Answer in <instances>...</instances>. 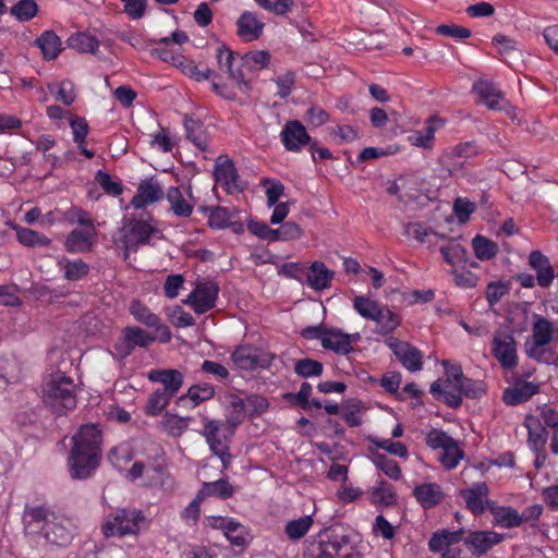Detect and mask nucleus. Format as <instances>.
Instances as JSON below:
<instances>
[{"label":"nucleus","mask_w":558,"mask_h":558,"mask_svg":"<svg viewBox=\"0 0 558 558\" xmlns=\"http://www.w3.org/2000/svg\"><path fill=\"white\" fill-rule=\"evenodd\" d=\"M41 398L46 407L57 414H64L76 407L75 385L64 373L56 372L45 377Z\"/></svg>","instance_id":"3"},{"label":"nucleus","mask_w":558,"mask_h":558,"mask_svg":"<svg viewBox=\"0 0 558 558\" xmlns=\"http://www.w3.org/2000/svg\"><path fill=\"white\" fill-rule=\"evenodd\" d=\"M241 69L244 72H257L268 66L270 63V53L266 50L250 51L239 59Z\"/></svg>","instance_id":"38"},{"label":"nucleus","mask_w":558,"mask_h":558,"mask_svg":"<svg viewBox=\"0 0 558 558\" xmlns=\"http://www.w3.org/2000/svg\"><path fill=\"white\" fill-rule=\"evenodd\" d=\"M144 521L145 515L141 510L120 509L107 517L102 524V532L106 537L135 535Z\"/></svg>","instance_id":"7"},{"label":"nucleus","mask_w":558,"mask_h":558,"mask_svg":"<svg viewBox=\"0 0 558 558\" xmlns=\"http://www.w3.org/2000/svg\"><path fill=\"white\" fill-rule=\"evenodd\" d=\"M95 227L73 229L65 239L64 247L71 254L87 253L96 242Z\"/></svg>","instance_id":"21"},{"label":"nucleus","mask_w":558,"mask_h":558,"mask_svg":"<svg viewBox=\"0 0 558 558\" xmlns=\"http://www.w3.org/2000/svg\"><path fill=\"white\" fill-rule=\"evenodd\" d=\"M171 397L167 392H162L160 389L154 391L146 403L145 411L148 415H158L169 404Z\"/></svg>","instance_id":"54"},{"label":"nucleus","mask_w":558,"mask_h":558,"mask_svg":"<svg viewBox=\"0 0 558 558\" xmlns=\"http://www.w3.org/2000/svg\"><path fill=\"white\" fill-rule=\"evenodd\" d=\"M438 122L439 121L437 119L430 118L423 132H418L413 137H410L412 143L418 147H423V148L429 147L435 137V131H436L435 124Z\"/></svg>","instance_id":"58"},{"label":"nucleus","mask_w":558,"mask_h":558,"mask_svg":"<svg viewBox=\"0 0 558 558\" xmlns=\"http://www.w3.org/2000/svg\"><path fill=\"white\" fill-rule=\"evenodd\" d=\"M230 49L221 46L217 49V62L221 71L227 72L234 80H243L245 72L241 69L239 59Z\"/></svg>","instance_id":"31"},{"label":"nucleus","mask_w":558,"mask_h":558,"mask_svg":"<svg viewBox=\"0 0 558 558\" xmlns=\"http://www.w3.org/2000/svg\"><path fill=\"white\" fill-rule=\"evenodd\" d=\"M474 210L475 204L466 198L458 197L453 203V213L461 223H465Z\"/></svg>","instance_id":"62"},{"label":"nucleus","mask_w":558,"mask_h":558,"mask_svg":"<svg viewBox=\"0 0 558 558\" xmlns=\"http://www.w3.org/2000/svg\"><path fill=\"white\" fill-rule=\"evenodd\" d=\"M313 524L314 520L312 515H303L299 519L289 521L284 526V532L289 539L299 541L306 535Z\"/></svg>","instance_id":"44"},{"label":"nucleus","mask_w":558,"mask_h":558,"mask_svg":"<svg viewBox=\"0 0 558 558\" xmlns=\"http://www.w3.org/2000/svg\"><path fill=\"white\" fill-rule=\"evenodd\" d=\"M58 264L64 272V278L70 281L81 280L89 272V266L82 259L70 260L63 257Z\"/></svg>","instance_id":"41"},{"label":"nucleus","mask_w":558,"mask_h":558,"mask_svg":"<svg viewBox=\"0 0 558 558\" xmlns=\"http://www.w3.org/2000/svg\"><path fill=\"white\" fill-rule=\"evenodd\" d=\"M235 428L220 420H205L203 435L214 454H216L222 464V469L229 468L232 454L229 450L231 438Z\"/></svg>","instance_id":"5"},{"label":"nucleus","mask_w":558,"mask_h":558,"mask_svg":"<svg viewBox=\"0 0 558 558\" xmlns=\"http://www.w3.org/2000/svg\"><path fill=\"white\" fill-rule=\"evenodd\" d=\"M463 530L449 531L441 530L434 533L428 542L429 550L433 553H439L445 550L448 546L458 543L462 539Z\"/></svg>","instance_id":"39"},{"label":"nucleus","mask_w":558,"mask_h":558,"mask_svg":"<svg viewBox=\"0 0 558 558\" xmlns=\"http://www.w3.org/2000/svg\"><path fill=\"white\" fill-rule=\"evenodd\" d=\"M122 243L124 246V258H129V252H136L142 245L148 244L151 235L157 230L147 221L131 220L123 229Z\"/></svg>","instance_id":"8"},{"label":"nucleus","mask_w":558,"mask_h":558,"mask_svg":"<svg viewBox=\"0 0 558 558\" xmlns=\"http://www.w3.org/2000/svg\"><path fill=\"white\" fill-rule=\"evenodd\" d=\"M294 372L301 377L320 376L323 364L316 360L303 359L295 363Z\"/></svg>","instance_id":"57"},{"label":"nucleus","mask_w":558,"mask_h":558,"mask_svg":"<svg viewBox=\"0 0 558 558\" xmlns=\"http://www.w3.org/2000/svg\"><path fill=\"white\" fill-rule=\"evenodd\" d=\"M533 319V344L532 348L527 351V355L531 357H536V350L549 344L554 336H558V329L555 328L554 324L549 319L539 315H534Z\"/></svg>","instance_id":"19"},{"label":"nucleus","mask_w":558,"mask_h":558,"mask_svg":"<svg viewBox=\"0 0 558 558\" xmlns=\"http://www.w3.org/2000/svg\"><path fill=\"white\" fill-rule=\"evenodd\" d=\"M219 286L211 280L199 281L184 301L196 314H205L216 306Z\"/></svg>","instance_id":"10"},{"label":"nucleus","mask_w":558,"mask_h":558,"mask_svg":"<svg viewBox=\"0 0 558 558\" xmlns=\"http://www.w3.org/2000/svg\"><path fill=\"white\" fill-rule=\"evenodd\" d=\"M162 196L163 190L160 183L151 178L141 182L131 204L135 208H145L146 206L159 201Z\"/></svg>","instance_id":"23"},{"label":"nucleus","mask_w":558,"mask_h":558,"mask_svg":"<svg viewBox=\"0 0 558 558\" xmlns=\"http://www.w3.org/2000/svg\"><path fill=\"white\" fill-rule=\"evenodd\" d=\"M472 246L475 256L481 260H488L495 257L498 252L497 244L483 235H476L472 240Z\"/></svg>","instance_id":"47"},{"label":"nucleus","mask_w":558,"mask_h":558,"mask_svg":"<svg viewBox=\"0 0 558 558\" xmlns=\"http://www.w3.org/2000/svg\"><path fill=\"white\" fill-rule=\"evenodd\" d=\"M216 181L229 193H240L244 184L239 180L235 166L232 160L219 157L215 167Z\"/></svg>","instance_id":"17"},{"label":"nucleus","mask_w":558,"mask_h":558,"mask_svg":"<svg viewBox=\"0 0 558 558\" xmlns=\"http://www.w3.org/2000/svg\"><path fill=\"white\" fill-rule=\"evenodd\" d=\"M69 47L83 53H96L99 48V41L95 36L87 33H76L69 37Z\"/></svg>","instance_id":"43"},{"label":"nucleus","mask_w":558,"mask_h":558,"mask_svg":"<svg viewBox=\"0 0 558 558\" xmlns=\"http://www.w3.org/2000/svg\"><path fill=\"white\" fill-rule=\"evenodd\" d=\"M333 278V272L330 271L324 263L314 262L307 271V283L314 290H324L329 287Z\"/></svg>","instance_id":"36"},{"label":"nucleus","mask_w":558,"mask_h":558,"mask_svg":"<svg viewBox=\"0 0 558 558\" xmlns=\"http://www.w3.org/2000/svg\"><path fill=\"white\" fill-rule=\"evenodd\" d=\"M524 426L529 432V447L534 452L544 451L548 438V433L539 422V417L534 414L526 415L524 420Z\"/></svg>","instance_id":"27"},{"label":"nucleus","mask_w":558,"mask_h":558,"mask_svg":"<svg viewBox=\"0 0 558 558\" xmlns=\"http://www.w3.org/2000/svg\"><path fill=\"white\" fill-rule=\"evenodd\" d=\"M538 384L526 380H519L512 387L507 388L504 391L502 399L508 405H517L529 401L533 396L538 393Z\"/></svg>","instance_id":"24"},{"label":"nucleus","mask_w":558,"mask_h":558,"mask_svg":"<svg viewBox=\"0 0 558 558\" xmlns=\"http://www.w3.org/2000/svg\"><path fill=\"white\" fill-rule=\"evenodd\" d=\"M536 416L539 417V422L556 432L558 434V411L550 404H542L536 408Z\"/></svg>","instance_id":"60"},{"label":"nucleus","mask_w":558,"mask_h":558,"mask_svg":"<svg viewBox=\"0 0 558 558\" xmlns=\"http://www.w3.org/2000/svg\"><path fill=\"white\" fill-rule=\"evenodd\" d=\"M361 340L359 332L345 333L337 328H327L322 347L337 354L348 355L353 351L352 343Z\"/></svg>","instance_id":"15"},{"label":"nucleus","mask_w":558,"mask_h":558,"mask_svg":"<svg viewBox=\"0 0 558 558\" xmlns=\"http://www.w3.org/2000/svg\"><path fill=\"white\" fill-rule=\"evenodd\" d=\"M72 444L68 459L70 474L75 480L88 478L99 465L101 432L95 424L83 425L72 437Z\"/></svg>","instance_id":"2"},{"label":"nucleus","mask_w":558,"mask_h":558,"mask_svg":"<svg viewBox=\"0 0 558 558\" xmlns=\"http://www.w3.org/2000/svg\"><path fill=\"white\" fill-rule=\"evenodd\" d=\"M426 446L433 450L440 449L438 461L448 470L456 469L464 458L460 442L439 428H432L425 437Z\"/></svg>","instance_id":"6"},{"label":"nucleus","mask_w":558,"mask_h":558,"mask_svg":"<svg viewBox=\"0 0 558 558\" xmlns=\"http://www.w3.org/2000/svg\"><path fill=\"white\" fill-rule=\"evenodd\" d=\"M372 320L376 323L375 332L381 336L392 333L400 325L401 319L388 306H383Z\"/></svg>","instance_id":"37"},{"label":"nucleus","mask_w":558,"mask_h":558,"mask_svg":"<svg viewBox=\"0 0 558 558\" xmlns=\"http://www.w3.org/2000/svg\"><path fill=\"white\" fill-rule=\"evenodd\" d=\"M23 524L28 537L44 538L47 544L66 546L73 537L74 529L71 520L46 506H25Z\"/></svg>","instance_id":"1"},{"label":"nucleus","mask_w":558,"mask_h":558,"mask_svg":"<svg viewBox=\"0 0 558 558\" xmlns=\"http://www.w3.org/2000/svg\"><path fill=\"white\" fill-rule=\"evenodd\" d=\"M185 129L187 138L195 144L198 148H206L208 144L207 133L204 124L194 119H185Z\"/></svg>","instance_id":"46"},{"label":"nucleus","mask_w":558,"mask_h":558,"mask_svg":"<svg viewBox=\"0 0 558 558\" xmlns=\"http://www.w3.org/2000/svg\"><path fill=\"white\" fill-rule=\"evenodd\" d=\"M38 5L35 0H20L10 9V13L20 22H27L36 16Z\"/></svg>","instance_id":"51"},{"label":"nucleus","mask_w":558,"mask_h":558,"mask_svg":"<svg viewBox=\"0 0 558 558\" xmlns=\"http://www.w3.org/2000/svg\"><path fill=\"white\" fill-rule=\"evenodd\" d=\"M95 180L107 194L118 196L122 193V185L102 170L96 172Z\"/></svg>","instance_id":"61"},{"label":"nucleus","mask_w":558,"mask_h":558,"mask_svg":"<svg viewBox=\"0 0 558 558\" xmlns=\"http://www.w3.org/2000/svg\"><path fill=\"white\" fill-rule=\"evenodd\" d=\"M274 359L271 354L260 353L252 345H240L231 354L233 364L244 371L268 367Z\"/></svg>","instance_id":"13"},{"label":"nucleus","mask_w":558,"mask_h":558,"mask_svg":"<svg viewBox=\"0 0 558 558\" xmlns=\"http://www.w3.org/2000/svg\"><path fill=\"white\" fill-rule=\"evenodd\" d=\"M34 44L40 49L43 58L47 61L57 59L62 51L61 39L53 31H45Z\"/></svg>","instance_id":"35"},{"label":"nucleus","mask_w":558,"mask_h":558,"mask_svg":"<svg viewBox=\"0 0 558 558\" xmlns=\"http://www.w3.org/2000/svg\"><path fill=\"white\" fill-rule=\"evenodd\" d=\"M221 527L225 531L226 537L234 546L242 547L245 545L246 539L244 536V526L232 519H223Z\"/></svg>","instance_id":"50"},{"label":"nucleus","mask_w":558,"mask_h":558,"mask_svg":"<svg viewBox=\"0 0 558 558\" xmlns=\"http://www.w3.org/2000/svg\"><path fill=\"white\" fill-rule=\"evenodd\" d=\"M236 34L244 41H253L259 38L263 33L264 23L258 21L252 12H244L236 21Z\"/></svg>","instance_id":"28"},{"label":"nucleus","mask_w":558,"mask_h":558,"mask_svg":"<svg viewBox=\"0 0 558 558\" xmlns=\"http://www.w3.org/2000/svg\"><path fill=\"white\" fill-rule=\"evenodd\" d=\"M12 228L16 232L17 241L24 246H49L51 243V240L48 236L33 229L24 228L17 225H13Z\"/></svg>","instance_id":"40"},{"label":"nucleus","mask_w":558,"mask_h":558,"mask_svg":"<svg viewBox=\"0 0 558 558\" xmlns=\"http://www.w3.org/2000/svg\"><path fill=\"white\" fill-rule=\"evenodd\" d=\"M108 459L114 468L121 469L124 464L132 460L130 446L121 444L113 447L108 454Z\"/></svg>","instance_id":"59"},{"label":"nucleus","mask_w":558,"mask_h":558,"mask_svg":"<svg viewBox=\"0 0 558 558\" xmlns=\"http://www.w3.org/2000/svg\"><path fill=\"white\" fill-rule=\"evenodd\" d=\"M489 512L493 515V524L502 529L520 526L519 511L512 507L498 506L497 502L489 505Z\"/></svg>","instance_id":"32"},{"label":"nucleus","mask_w":558,"mask_h":558,"mask_svg":"<svg viewBox=\"0 0 558 558\" xmlns=\"http://www.w3.org/2000/svg\"><path fill=\"white\" fill-rule=\"evenodd\" d=\"M208 214V226L213 229H226L230 226L231 214L229 209L225 207H210L207 209Z\"/></svg>","instance_id":"53"},{"label":"nucleus","mask_w":558,"mask_h":558,"mask_svg":"<svg viewBox=\"0 0 558 558\" xmlns=\"http://www.w3.org/2000/svg\"><path fill=\"white\" fill-rule=\"evenodd\" d=\"M473 90L489 110L504 111L509 117L513 116V107L506 99L505 94L494 83L486 80H478L474 83Z\"/></svg>","instance_id":"11"},{"label":"nucleus","mask_w":558,"mask_h":558,"mask_svg":"<svg viewBox=\"0 0 558 558\" xmlns=\"http://www.w3.org/2000/svg\"><path fill=\"white\" fill-rule=\"evenodd\" d=\"M403 234L408 239H412L428 246L438 245L439 240H444V235L433 231L422 222H409L404 226Z\"/></svg>","instance_id":"29"},{"label":"nucleus","mask_w":558,"mask_h":558,"mask_svg":"<svg viewBox=\"0 0 558 558\" xmlns=\"http://www.w3.org/2000/svg\"><path fill=\"white\" fill-rule=\"evenodd\" d=\"M376 466L380 469L391 480H399L401 476V469L399 464L385 456H378L375 460Z\"/></svg>","instance_id":"64"},{"label":"nucleus","mask_w":558,"mask_h":558,"mask_svg":"<svg viewBox=\"0 0 558 558\" xmlns=\"http://www.w3.org/2000/svg\"><path fill=\"white\" fill-rule=\"evenodd\" d=\"M439 251L444 257V260L453 268L459 267L465 262L466 251L463 245L456 239L439 240Z\"/></svg>","instance_id":"33"},{"label":"nucleus","mask_w":558,"mask_h":558,"mask_svg":"<svg viewBox=\"0 0 558 558\" xmlns=\"http://www.w3.org/2000/svg\"><path fill=\"white\" fill-rule=\"evenodd\" d=\"M170 209L177 217L187 218L192 215L194 203L189 190H181L178 186H171L166 193Z\"/></svg>","instance_id":"22"},{"label":"nucleus","mask_w":558,"mask_h":558,"mask_svg":"<svg viewBox=\"0 0 558 558\" xmlns=\"http://www.w3.org/2000/svg\"><path fill=\"white\" fill-rule=\"evenodd\" d=\"M281 142L289 151H301L302 148L308 146L312 142L305 126L296 120L288 121L281 133Z\"/></svg>","instance_id":"16"},{"label":"nucleus","mask_w":558,"mask_h":558,"mask_svg":"<svg viewBox=\"0 0 558 558\" xmlns=\"http://www.w3.org/2000/svg\"><path fill=\"white\" fill-rule=\"evenodd\" d=\"M354 549L347 537L331 536L320 541L315 550L316 558H352Z\"/></svg>","instance_id":"20"},{"label":"nucleus","mask_w":558,"mask_h":558,"mask_svg":"<svg viewBox=\"0 0 558 558\" xmlns=\"http://www.w3.org/2000/svg\"><path fill=\"white\" fill-rule=\"evenodd\" d=\"M529 264L536 271L539 287L547 288L553 283L555 272L547 256L539 251H533L529 256Z\"/></svg>","instance_id":"26"},{"label":"nucleus","mask_w":558,"mask_h":558,"mask_svg":"<svg viewBox=\"0 0 558 558\" xmlns=\"http://www.w3.org/2000/svg\"><path fill=\"white\" fill-rule=\"evenodd\" d=\"M460 496L463 498L466 509L474 515H480L486 510L489 511V505L495 502L488 498L489 488L485 482H477L462 489Z\"/></svg>","instance_id":"14"},{"label":"nucleus","mask_w":558,"mask_h":558,"mask_svg":"<svg viewBox=\"0 0 558 558\" xmlns=\"http://www.w3.org/2000/svg\"><path fill=\"white\" fill-rule=\"evenodd\" d=\"M385 344L392 351L397 360L409 372H417L422 368L423 354L417 348L391 336L385 339Z\"/></svg>","instance_id":"12"},{"label":"nucleus","mask_w":558,"mask_h":558,"mask_svg":"<svg viewBox=\"0 0 558 558\" xmlns=\"http://www.w3.org/2000/svg\"><path fill=\"white\" fill-rule=\"evenodd\" d=\"M123 335L128 338V341L132 343L133 348H146L156 340L155 336L140 327H126L123 329Z\"/></svg>","instance_id":"52"},{"label":"nucleus","mask_w":558,"mask_h":558,"mask_svg":"<svg viewBox=\"0 0 558 558\" xmlns=\"http://www.w3.org/2000/svg\"><path fill=\"white\" fill-rule=\"evenodd\" d=\"M48 90L54 98L64 106H71L76 99L74 84L71 81L48 84Z\"/></svg>","instance_id":"42"},{"label":"nucleus","mask_w":558,"mask_h":558,"mask_svg":"<svg viewBox=\"0 0 558 558\" xmlns=\"http://www.w3.org/2000/svg\"><path fill=\"white\" fill-rule=\"evenodd\" d=\"M215 389L210 384L194 385L190 387L187 393L181 399L189 398L193 401V405H197L203 401L209 400L214 397Z\"/></svg>","instance_id":"56"},{"label":"nucleus","mask_w":558,"mask_h":558,"mask_svg":"<svg viewBox=\"0 0 558 558\" xmlns=\"http://www.w3.org/2000/svg\"><path fill=\"white\" fill-rule=\"evenodd\" d=\"M504 538L502 534L495 531H472L462 539L473 555L482 556L500 544Z\"/></svg>","instance_id":"18"},{"label":"nucleus","mask_w":558,"mask_h":558,"mask_svg":"<svg viewBox=\"0 0 558 558\" xmlns=\"http://www.w3.org/2000/svg\"><path fill=\"white\" fill-rule=\"evenodd\" d=\"M128 476L131 481L143 478L147 486H160L167 489H171L174 484L167 471L163 452L159 446L155 448L154 459H149L147 463L135 462L129 470Z\"/></svg>","instance_id":"4"},{"label":"nucleus","mask_w":558,"mask_h":558,"mask_svg":"<svg viewBox=\"0 0 558 558\" xmlns=\"http://www.w3.org/2000/svg\"><path fill=\"white\" fill-rule=\"evenodd\" d=\"M492 354L505 369H513L518 365V350L514 337L505 331H497L492 340Z\"/></svg>","instance_id":"9"},{"label":"nucleus","mask_w":558,"mask_h":558,"mask_svg":"<svg viewBox=\"0 0 558 558\" xmlns=\"http://www.w3.org/2000/svg\"><path fill=\"white\" fill-rule=\"evenodd\" d=\"M413 495L424 509H430L439 505L444 499L441 487L436 483H424L417 485Z\"/></svg>","instance_id":"30"},{"label":"nucleus","mask_w":558,"mask_h":558,"mask_svg":"<svg viewBox=\"0 0 558 558\" xmlns=\"http://www.w3.org/2000/svg\"><path fill=\"white\" fill-rule=\"evenodd\" d=\"M247 414L245 399L238 396H230L229 415L225 422L236 428L245 420Z\"/></svg>","instance_id":"45"},{"label":"nucleus","mask_w":558,"mask_h":558,"mask_svg":"<svg viewBox=\"0 0 558 558\" xmlns=\"http://www.w3.org/2000/svg\"><path fill=\"white\" fill-rule=\"evenodd\" d=\"M235 493L234 487L225 478L214 482H204L202 488L197 493V500H204L207 497L219 499L231 498Z\"/></svg>","instance_id":"34"},{"label":"nucleus","mask_w":558,"mask_h":558,"mask_svg":"<svg viewBox=\"0 0 558 558\" xmlns=\"http://www.w3.org/2000/svg\"><path fill=\"white\" fill-rule=\"evenodd\" d=\"M148 379L154 383L162 384V392H167L171 398L180 390L183 384V376L177 369H151L148 373Z\"/></svg>","instance_id":"25"},{"label":"nucleus","mask_w":558,"mask_h":558,"mask_svg":"<svg viewBox=\"0 0 558 558\" xmlns=\"http://www.w3.org/2000/svg\"><path fill=\"white\" fill-rule=\"evenodd\" d=\"M263 9L275 14L282 15L291 11L294 5L293 0H255Z\"/></svg>","instance_id":"63"},{"label":"nucleus","mask_w":558,"mask_h":558,"mask_svg":"<svg viewBox=\"0 0 558 558\" xmlns=\"http://www.w3.org/2000/svg\"><path fill=\"white\" fill-rule=\"evenodd\" d=\"M384 305L367 296L357 295L353 300V308L365 319L372 320Z\"/></svg>","instance_id":"49"},{"label":"nucleus","mask_w":558,"mask_h":558,"mask_svg":"<svg viewBox=\"0 0 558 558\" xmlns=\"http://www.w3.org/2000/svg\"><path fill=\"white\" fill-rule=\"evenodd\" d=\"M130 312L137 322L146 325L147 327H157L160 322L158 315L153 313L140 301H133L131 303Z\"/></svg>","instance_id":"48"},{"label":"nucleus","mask_w":558,"mask_h":558,"mask_svg":"<svg viewBox=\"0 0 558 558\" xmlns=\"http://www.w3.org/2000/svg\"><path fill=\"white\" fill-rule=\"evenodd\" d=\"M372 442L377 448L383 449L395 457L407 458L409 456L407 446L401 441H393L388 438H374L372 439Z\"/></svg>","instance_id":"55"}]
</instances>
